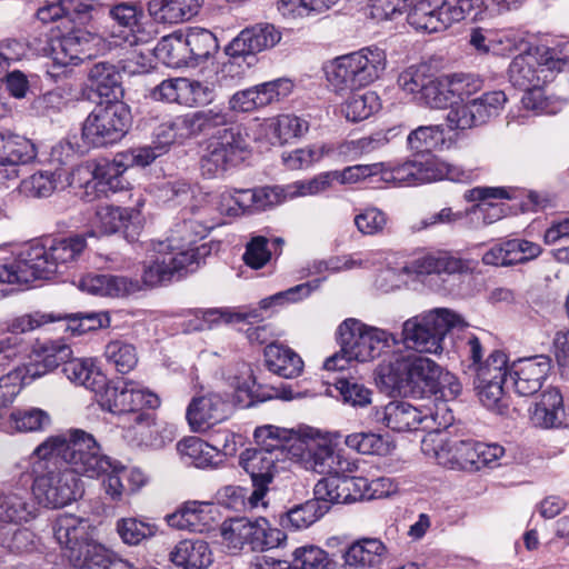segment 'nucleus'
<instances>
[{
	"instance_id": "obj_36",
	"label": "nucleus",
	"mask_w": 569,
	"mask_h": 569,
	"mask_svg": "<svg viewBox=\"0 0 569 569\" xmlns=\"http://www.w3.org/2000/svg\"><path fill=\"white\" fill-rule=\"evenodd\" d=\"M130 213L128 209L114 206H99L96 210L94 226L104 234H112L122 232L123 237L132 242L136 240L134 232L130 229H137V227L130 220Z\"/></svg>"
},
{
	"instance_id": "obj_32",
	"label": "nucleus",
	"mask_w": 569,
	"mask_h": 569,
	"mask_svg": "<svg viewBox=\"0 0 569 569\" xmlns=\"http://www.w3.org/2000/svg\"><path fill=\"white\" fill-rule=\"evenodd\" d=\"M170 560L183 569H206L212 561L208 542L201 539H186L178 542L170 552Z\"/></svg>"
},
{
	"instance_id": "obj_51",
	"label": "nucleus",
	"mask_w": 569,
	"mask_h": 569,
	"mask_svg": "<svg viewBox=\"0 0 569 569\" xmlns=\"http://www.w3.org/2000/svg\"><path fill=\"white\" fill-rule=\"evenodd\" d=\"M342 477L329 476L320 479L313 488V500L326 506L328 511L335 503H347Z\"/></svg>"
},
{
	"instance_id": "obj_12",
	"label": "nucleus",
	"mask_w": 569,
	"mask_h": 569,
	"mask_svg": "<svg viewBox=\"0 0 569 569\" xmlns=\"http://www.w3.org/2000/svg\"><path fill=\"white\" fill-rule=\"evenodd\" d=\"M221 537L228 552L237 555L244 547H249L251 551L277 548L286 535L277 528H271L266 518L259 517L256 520L234 518L223 521Z\"/></svg>"
},
{
	"instance_id": "obj_11",
	"label": "nucleus",
	"mask_w": 569,
	"mask_h": 569,
	"mask_svg": "<svg viewBox=\"0 0 569 569\" xmlns=\"http://www.w3.org/2000/svg\"><path fill=\"white\" fill-rule=\"evenodd\" d=\"M131 123L130 109L120 101L98 104L86 118L81 137L86 144L94 148L119 142Z\"/></svg>"
},
{
	"instance_id": "obj_55",
	"label": "nucleus",
	"mask_w": 569,
	"mask_h": 569,
	"mask_svg": "<svg viewBox=\"0 0 569 569\" xmlns=\"http://www.w3.org/2000/svg\"><path fill=\"white\" fill-rule=\"evenodd\" d=\"M507 102L503 91L486 92L482 96L471 99L470 103L478 126L486 123L491 117H496Z\"/></svg>"
},
{
	"instance_id": "obj_37",
	"label": "nucleus",
	"mask_w": 569,
	"mask_h": 569,
	"mask_svg": "<svg viewBox=\"0 0 569 569\" xmlns=\"http://www.w3.org/2000/svg\"><path fill=\"white\" fill-rule=\"evenodd\" d=\"M36 157V147L29 139L0 131V166L26 164Z\"/></svg>"
},
{
	"instance_id": "obj_3",
	"label": "nucleus",
	"mask_w": 569,
	"mask_h": 569,
	"mask_svg": "<svg viewBox=\"0 0 569 569\" xmlns=\"http://www.w3.org/2000/svg\"><path fill=\"white\" fill-rule=\"evenodd\" d=\"M87 248L84 234L47 240L30 246L18 257L4 258L10 283H29L37 279H50L74 263Z\"/></svg>"
},
{
	"instance_id": "obj_42",
	"label": "nucleus",
	"mask_w": 569,
	"mask_h": 569,
	"mask_svg": "<svg viewBox=\"0 0 569 569\" xmlns=\"http://www.w3.org/2000/svg\"><path fill=\"white\" fill-rule=\"evenodd\" d=\"M154 57L171 68L191 66L186 34L173 32L163 37L154 47Z\"/></svg>"
},
{
	"instance_id": "obj_1",
	"label": "nucleus",
	"mask_w": 569,
	"mask_h": 569,
	"mask_svg": "<svg viewBox=\"0 0 569 569\" xmlns=\"http://www.w3.org/2000/svg\"><path fill=\"white\" fill-rule=\"evenodd\" d=\"M387 67L385 50L366 47L333 59L327 67V79L337 93L351 92L342 104V113L351 122L368 119L381 108L377 92L359 91L378 80Z\"/></svg>"
},
{
	"instance_id": "obj_46",
	"label": "nucleus",
	"mask_w": 569,
	"mask_h": 569,
	"mask_svg": "<svg viewBox=\"0 0 569 569\" xmlns=\"http://www.w3.org/2000/svg\"><path fill=\"white\" fill-rule=\"evenodd\" d=\"M418 103L431 109H445L453 103L448 76L435 77L431 74L421 96H418Z\"/></svg>"
},
{
	"instance_id": "obj_44",
	"label": "nucleus",
	"mask_w": 569,
	"mask_h": 569,
	"mask_svg": "<svg viewBox=\"0 0 569 569\" xmlns=\"http://www.w3.org/2000/svg\"><path fill=\"white\" fill-rule=\"evenodd\" d=\"M114 528L120 540L127 546H139L158 532V526L154 522L136 517L118 519Z\"/></svg>"
},
{
	"instance_id": "obj_31",
	"label": "nucleus",
	"mask_w": 569,
	"mask_h": 569,
	"mask_svg": "<svg viewBox=\"0 0 569 569\" xmlns=\"http://www.w3.org/2000/svg\"><path fill=\"white\" fill-rule=\"evenodd\" d=\"M387 553L378 539L363 538L353 542L343 553L345 569H379Z\"/></svg>"
},
{
	"instance_id": "obj_63",
	"label": "nucleus",
	"mask_w": 569,
	"mask_h": 569,
	"mask_svg": "<svg viewBox=\"0 0 569 569\" xmlns=\"http://www.w3.org/2000/svg\"><path fill=\"white\" fill-rule=\"evenodd\" d=\"M57 181L52 172H37L22 180L20 184L21 192L31 198L49 197L56 189Z\"/></svg>"
},
{
	"instance_id": "obj_26",
	"label": "nucleus",
	"mask_w": 569,
	"mask_h": 569,
	"mask_svg": "<svg viewBox=\"0 0 569 569\" xmlns=\"http://www.w3.org/2000/svg\"><path fill=\"white\" fill-rule=\"evenodd\" d=\"M94 40L82 30H73L52 40L51 54L53 66L68 67L78 64L91 57L90 43Z\"/></svg>"
},
{
	"instance_id": "obj_52",
	"label": "nucleus",
	"mask_w": 569,
	"mask_h": 569,
	"mask_svg": "<svg viewBox=\"0 0 569 569\" xmlns=\"http://www.w3.org/2000/svg\"><path fill=\"white\" fill-rule=\"evenodd\" d=\"M293 569H333L328 552L316 546H303L293 551Z\"/></svg>"
},
{
	"instance_id": "obj_9",
	"label": "nucleus",
	"mask_w": 569,
	"mask_h": 569,
	"mask_svg": "<svg viewBox=\"0 0 569 569\" xmlns=\"http://www.w3.org/2000/svg\"><path fill=\"white\" fill-rule=\"evenodd\" d=\"M32 471L33 495L44 507L62 508L81 493L80 479L68 468L57 467L53 458H39Z\"/></svg>"
},
{
	"instance_id": "obj_50",
	"label": "nucleus",
	"mask_w": 569,
	"mask_h": 569,
	"mask_svg": "<svg viewBox=\"0 0 569 569\" xmlns=\"http://www.w3.org/2000/svg\"><path fill=\"white\" fill-rule=\"evenodd\" d=\"M348 448L361 455L385 456L390 452V443L382 436L373 432H356L346 437Z\"/></svg>"
},
{
	"instance_id": "obj_54",
	"label": "nucleus",
	"mask_w": 569,
	"mask_h": 569,
	"mask_svg": "<svg viewBox=\"0 0 569 569\" xmlns=\"http://www.w3.org/2000/svg\"><path fill=\"white\" fill-rule=\"evenodd\" d=\"M345 403L363 408L371 403L372 391L353 378L341 377L335 383Z\"/></svg>"
},
{
	"instance_id": "obj_5",
	"label": "nucleus",
	"mask_w": 569,
	"mask_h": 569,
	"mask_svg": "<svg viewBox=\"0 0 569 569\" xmlns=\"http://www.w3.org/2000/svg\"><path fill=\"white\" fill-rule=\"evenodd\" d=\"M253 437L259 447L248 448L239 457V465L251 481L270 483L276 473L298 463V456H293L298 436L292 430L267 425L258 427Z\"/></svg>"
},
{
	"instance_id": "obj_6",
	"label": "nucleus",
	"mask_w": 569,
	"mask_h": 569,
	"mask_svg": "<svg viewBox=\"0 0 569 569\" xmlns=\"http://www.w3.org/2000/svg\"><path fill=\"white\" fill-rule=\"evenodd\" d=\"M38 458H60L76 477L98 478L110 468V457L101 452L94 437L82 429L50 436L34 449Z\"/></svg>"
},
{
	"instance_id": "obj_53",
	"label": "nucleus",
	"mask_w": 569,
	"mask_h": 569,
	"mask_svg": "<svg viewBox=\"0 0 569 569\" xmlns=\"http://www.w3.org/2000/svg\"><path fill=\"white\" fill-rule=\"evenodd\" d=\"M328 512V508L310 499L290 509L286 515L287 522L296 530L308 528Z\"/></svg>"
},
{
	"instance_id": "obj_34",
	"label": "nucleus",
	"mask_w": 569,
	"mask_h": 569,
	"mask_svg": "<svg viewBox=\"0 0 569 569\" xmlns=\"http://www.w3.org/2000/svg\"><path fill=\"white\" fill-rule=\"evenodd\" d=\"M264 361L268 369L286 379H292L302 372L303 361L292 349L270 342L264 349Z\"/></svg>"
},
{
	"instance_id": "obj_62",
	"label": "nucleus",
	"mask_w": 569,
	"mask_h": 569,
	"mask_svg": "<svg viewBox=\"0 0 569 569\" xmlns=\"http://www.w3.org/2000/svg\"><path fill=\"white\" fill-rule=\"evenodd\" d=\"M506 381L482 382L473 380L475 389L481 403L490 410L502 412L506 407L503 385Z\"/></svg>"
},
{
	"instance_id": "obj_22",
	"label": "nucleus",
	"mask_w": 569,
	"mask_h": 569,
	"mask_svg": "<svg viewBox=\"0 0 569 569\" xmlns=\"http://www.w3.org/2000/svg\"><path fill=\"white\" fill-rule=\"evenodd\" d=\"M550 358L545 355L519 359L510 369L516 392L522 397H529L539 391L550 371Z\"/></svg>"
},
{
	"instance_id": "obj_64",
	"label": "nucleus",
	"mask_w": 569,
	"mask_h": 569,
	"mask_svg": "<svg viewBox=\"0 0 569 569\" xmlns=\"http://www.w3.org/2000/svg\"><path fill=\"white\" fill-rule=\"evenodd\" d=\"M441 141L442 129L440 126H421L407 137L409 148L416 151H429Z\"/></svg>"
},
{
	"instance_id": "obj_13",
	"label": "nucleus",
	"mask_w": 569,
	"mask_h": 569,
	"mask_svg": "<svg viewBox=\"0 0 569 569\" xmlns=\"http://www.w3.org/2000/svg\"><path fill=\"white\" fill-rule=\"evenodd\" d=\"M98 395L103 410L114 415L133 413L137 423L146 420V415L140 412L141 409L157 408L160 405L157 395L144 390L139 382L126 378L110 381L106 379V386Z\"/></svg>"
},
{
	"instance_id": "obj_61",
	"label": "nucleus",
	"mask_w": 569,
	"mask_h": 569,
	"mask_svg": "<svg viewBox=\"0 0 569 569\" xmlns=\"http://www.w3.org/2000/svg\"><path fill=\"white\" fill-rule=\"evenodd\" d=\"M430 77L431 73H429L427 66H412L399 74L398 84L402 91L412 94L413 99L418 102V96H421Z\"/></svg>"
},
{
	"instance_id": "obj_27",
	"label": "nucleus",
	"mask_w": 569,
	"mask_h": 569,
	"mask_svg": "<svg viewBox=\"0 0 569 569\" xmlns=\"http://www.w3.org/2000/svg\"><path fill=\"white\" fill-rule=\"evenodd\" d=\"M70 565L74 569H131V563L92 538L81 550L72 551Z\"/></svg>"
},
{
	"instance_id": "obj_28",
	"label": "nucleus",
	"mask_w": 569,
	"mask_h": 569,
	"mask_svg": "<svg viewBox=\"0 0 569 569\" xmlns=\"http://www.w3.org/2000/svg\"><path fill=\"white\" fill-rule=\"evenodd\" d=\"M184 116L186 120L182 124L189 131L190 137L211 136L213 138L219 134V131L236 126L232 116L223 106H213Z\"/></svg>"
},
{
	"instance_id": "obj_48",
	"label": "nucleus",
	"mask_w": 569,
	"mask_h": 569,
	"mask_svg": "<svg viewBox=\"0 0 569 569\" xmlns=\"http://www.w3.org/2000/svg\"><path fill=\"white\" fill-rule=\"evenodd\" d=\"M104 357L120 373H128L138 363L136 347L122 339L109 341L104 348Z\"/></svg>"
},
{
	"instance_id": "obj_16",
	"label": "nucleus",
	"mask_w": 569,
	"mask_h": 569,
	"mask_svg": "<svg viewBox=\"0 0 569 569\" xmlns=\"http://www.w3.org/2000/svg\"><path fill=\"white\" fill-rule=\"evenodd\" d=\"M247 147L239 126H231L210 139L204 154L200 160V169L206 178L222 174L234 158Z\"/></svg>"
},
{
	"instance_id": "obj_24",
	"label": "nucleus",
	"mask_w": 569,
	"mask_h": 569,
	"mask_svg": "<svg viewBox=\"0 0 569 569\" xmlns=\"http://www.w3.org/2000/svg\"><path fill=\"white\" fill-rule=\"evenodd\" d=\"M228 403L218 393L197 397L187 408L186 418L192 431L202 432L227 418Z\"/></svg>"
},
{
	"instance_id": "obj_35",
	"label": "nucleus",
	"mask_w": 569,
	"mask_h": 569,
	"mask_svg": "<svg viewBox=\"0 0 569 569\" xmlns=\"http://www.w3.org/2000/svg\"><path fill=\"white\" fill-rule=\"evenodd\" d=\"M202 0H150L148 10L158 22L178 23L198 13Z\"/></svg>"
},
{
	"instance_id": "obj_15",
	"label": "nucleus",
	"mask_w": 569,
	"mask_h": 569,
	"mask_svg": "<svg viewBox=\"0 0 569 569\" xmlns=\"http://www.w3.org/2000/svg\"><path fill=\"white\" fill-rule=\"evenodd\" d=\"M293 453L298 456V465L306 470L320 475L341 477L352 472L356 463L342 450H336L330 445H321L313 439L296 438Z\"/></svg>"
},
{
	"instance_id": "obj_8",
	"label": "nucleus",
	"mask_w": 569,
	"mask_h": 569,
	"mask_svg": "<svg viewBox=\"0 0 569 569\" xmlns=\"http://www.w3.org/2000/svg\"><path fill=\"white\" fill-rule=\"evenodd\" d=\"M459 326H463L459 315L449 309H435L406 320L401 342L409 350L438 355L443 350L446 335Z\"/></svg>"
},
{
	"instance_id": "obj_29",
	"label": "nucleus",
	"mask_w": 569,
	"mask_h": 569,
	"mask_svg": "<svg viewBox=\"0 0 569 569\" xmlns=\"http://www.w3.org/2000/svg\"><path fill=\"white\" fill-rule=\"evenodd\" d=\"M437 462L448 469L477 471V441L448 440L435 450Z\"/></svg>"
},
{
	"instance_id": "obj_20",
	"label": "nucleus",
	"mask_w": 569,
	"mask_h": 569,
	"mask_svg": "<svg viewBox=\"0 0 569 569\" xmlns=\"http://www.w3.org/2000/svg\"><path fill=\"white\" fill-rule=\"evenodd\" d=\"M72 351L66 345L58 346L59 362L63 375L74 385L83 386L94 392H101L106 386V376L91 358L70 359Z\"/></svg>"
},
{
	"instance_id": "obj_57",
	"label": "nucleus",
	"mask_w": 569,
	"mask_h": 569,
	"mask_svg": "<svg viewBox=\"0 0 569 569\" xmlns=\"http://www.w3.org/2000/svg\"><path fill=\"white\" fill-rule=\"evenodd\" d=\"M106 478L102 481V487L106 496L112 501L122 500L123 496L128 493L126 480V466L120 461L110 458V468L101 472Z\"/></svg>"
},
{
	"instance_id": "obj_39",
	"label": "nucleus",
	"mask_w": 569,
	"mask_h": 569,
	"mask_svg": "<svg viewBox=\"0 0 569 569\" xmlns=\"http://www.w3.org/2000/svg\"><path fill=\"white\" fill-rule=\"evenodd\" d=\"M177 450L184 463L197 468H214L220 463L219 455L211 443L197 437H189L179 441Z\"/></svg>"
},
{
	"instance_id": "obj_43",
	"label": "nucleus",
	"mask_w": 569,
	"mask_h": 569,
	"mask_svg": "<svg viewBox=\"0 0 569 569\" xmlns=\"http://www.w3.org/2000/svg\"><path fill=\"white\" fill-rule=\"evenodd\" d=\"M126 163L116 158L112 162L98 166L93 171V179L87 183V189L92 188L100 193L117 192L126 188L122 174Z\"/></svg>"
},
{
	"instance_id": "obj_14",
	"label": "nucleus",
	"mask_w": 569,
	"mask_h": 569,
	"mask_svg": "<svg viewBox=\"0 0 569 569\" xmlns=\"http://www.w3.org/2000/svg\"><path fill=\"white\" fill-rule=\"evenodd\" d=\"M568 62L567 56H560L557 48L546 46L525 49L511 61L508 77L511 84L519 89H528L545 83L546 71L561 70Z\"/></svg>"
},
{
	"instance_id": "obj_30",
	"label": "nucleus",
	"mask_w": 569,
	"mask_h": 569,
	"mask_svg": "<svg viewBox=\"0 0 569 569\" xmlns=\"http://www.w3.org/2000/svg\"><path fill=\"white\" fill-rule=\"evenodd\" d=\"M531 421L536 427L542 429L569 427V408H563V399L556 388L545 390L540 400L535 405L531 413Z\"/></svg>"
},
{
	"instance_id": "obj_10",
	"label": "nucleus",
	"mask_w": 569,
	"mask_h": 569,
	"mask_svg": "<svg viewBox=\"0 0 569 569\" xmlns=\"http://www.w3.org/2000/svg\"><path fill=\"white\" fill-rule=\"evenodd\" d=\"M378 174L383 182L395 186H418L442 179L469 182L472 179L471 170H465L435 157H428L423 161H407L395 167L381 163Z\"/></svg>"
},
{
	"instance_id": "obj_17",
	"label": "nucleus",
	"mask_w": 569,
	"mask_h": 569,
	"mask_svg": "<svg viewBox=\"0 0 569 569\" xmlns=\"http://www.w3.org/2000/svg\"><path fill=\"white\" fill-rule=\"evenodd\" d=\"M319 280L313 282H305L289 288L288 290L280 291L273 296L264 298L259 303V309H253L249 312L236 311L230 308H212L203 311V319L209 323L224 322L233 323L248 321L252 323L261 319L260 310H268L272 306H281L287 302H297L308 297L315 289L319 287Z\"/></svg>"
},
{
	"instance_id": "obj_60",
	"label": "nucleus",
	"mask_w": 569,
	"mask_h": 569,
	"mask_svg": "<svg viewBox=\"0 0 569 569\" xmlns=\"http://www.w3.org/2000/svg\"><path fill=\"white\" fill-rule=\"evenodd\" d=\"M397 134V128H392L386 132L379 131L368 137L351 140L345 143L343 152H349L352 153L353 156L367 154L382 148Z\"/></svg>"
},
{
	"instance_id": "obj_45",
	"label": "nucleus",
	"mask_w": 569,
	"mask_h": 569,
	"mask_svg": "<svg viewBox=\"0 0 569 569\" xmlns=\"http://www.w3.org/2000/svg\"><path fill=\"white\" fill-rule=\"evenodd\" d=\"M184 34L191 66L199 64L200 62L217 53L219 43L216 36L211 31L203 28L193 27L189 28Z\"/></svg>"
},
{
	"instance_id": "obj_4",
	"label": "nucleus",
	"mask_w": 569,
	"mask_h": 569,
	"mask_svg": "<svg viewBox=\"0 0 569 569\" xmlns=\"http://www.w3.org/2000/svg\"><path fill=\"white\" fill-rule=\"evenodd\" d=\"M439 375L440 366L430 358L399 352H391L376 368V381L382 390L415 399L430 398Z\"/></svg>"
},
{
	"instance_id": "obj_33",
	"label": "nucleus",
	"mask_w": 569,
	"mask_h": 569,
	"mask_svg": "<svg viewBox=\"0 0 569 569\" xmlns=\"http://www.w3.org/2000/svg\"><path fill=\"white\" fill-rule=\"evenodd\" d=\"M83 287L91 293L120 298L140 290L138 280L110 273L89 276L83 280Z\"/></svg>"
},
{
	"instance_id": "obj_56",
	"label": "nucleus",
	"mask_w": 569,
	"mask_h": 569,
	"mask_svg": "<svg viewBox=\"0 0 569 569\" xmlns=\"http://www.w3.org/2000/svg\"><path fill=\"white\" fill-rule=\"evenodd\" d=\"M508 358L505 352L493 351L483 363L475 369V380L482 382L506 381L508 375Z\"/></svg>"
},
{
	"instance_id": "obj_2",
	"label": "nucleus",
	"mask_w": 569,
	"mask_h": 569,
	"mask_svg": "<svg viewBox=\"0 0 569 569\" xmlns=\"http://www.w3.org/2000/svg\"><path fill=\"white\" fill-rule=\"evenodd\" d=\"M208 233L206 222L193 218H182L174 224L171 234L152 243L153 260L144 268L142 280L149 287L170 282L182 272L196 270L200 259L209 253L206 244L196 246L199 239Z\"/></svg>"
},
{
	"instance_id": "obj_23",
	"label": "nucleus",
	"mask_w": 569,
	"mask_h": 569,
	"mask_svg": "<svg viewBox=\"0 0 569 569\" xmlns=\"http://www.w3.org/2000/svg\"><path fill=\"white\" fill-rule=\"evenodd\" d=\"M281 33L273 24L259 23L243 29L227 47L226 53L231 59L253 56L257 52L274 47Z\"/></svg>"
},
{
	"instance_id": "obj_21",
	"label": "nucleus",
	"mask_w": 569,
	"mask_h": 569,
	"mask_svg": "<svg viewBox=\"0 0 569 569\" xmlns=\"http://www.w3.org/2000/svg\"><path fill=\"white\" fill-rule=\"evenodd\" d=\"M509 198L508 191L499 187H477L467 190L465 199L469 202L479 201L467 210L466 214L476 227L489 226L506 214V209L502 203L491 202V199H506Z\"/></svg>"
},
{
	"instance_id": "obj_7",
	"label": "nucleus",
	"mask_w": 569,
	"mask_h": 569,
	"mask_svg": "<svg viewBox=\"0 0 569 569\" xmlns=\"http://www.w3.org/2000/svg\"><path fill=\"white\" fill-rule=\"evenodd\" d=\"M338 339L341 349L325 361L327 371H343L352 361L367 362L382 355L388 358L396 342L389 332L352 318L338 327Z\"/></svg>"
},
{
	"instance_id": "obj_18",
	"label": "nucleus",
	"mask_w": 569,
	"mask_h": 569,
	"mask_svg": "<svg viewBox=\"0 0 569 569\" xmlns=\"http://www.w3.org/2000/svg\"><path fill=\"white\" fill-rule=\"evenodd\" d=\"M53 537L68 561L72 551H79L93 538L94 527L87 518L72 513L60 515L53 526Z\"/></svg>"
},
{
	"instance_id": "obj_25",
	"label": "nucleus",
	"mask_w": 569,
	"mask_h": 569,
	"mask_svg": "<svg viewBox=\"0 0 569 569\" xmlns=\"http://www.w3.org/2000/svg\"><path fill=\"white\" fill-rule=\"evenodd\" d=\"M435 419L431 409H419L405 401H391L383 410V422L398 432L416 430L420 425L429 429L431 428L429 422Z\"/></svg>"
},
{
	"instance_id": "obj_19",
	"label": "nucleus",
	"mask_w": 569,
	"mask_h": 569,
	"mask_svg": "<svg viewBox=\"0 0 569 569\" xmlns=\"http://www.w3.org/2000/svg\"><path fill=\"white\" fill-rule=\"evenodd\" d=\"M292 83L287 79H277L236 92L229 100V107L237 112H250L278 101L290 93Z\"/></svg>"
},
{
	"instance_id": "obj_40",
	"label": "nucleus",
	"mask_w": 569,
	"mask_h": 569,
	"mask_svg": "<svg viewBox=\"0 0 569 569\" xmlns=\"http://www.w3.org/2000/svg\"><path fill=\"white\" fill-rule=\"evenodd\" d=\"M209 502L187 501L174 512L166 516L168 526L178 530L202 531L207 523Z\"/></svg>"
},
{
	"instance_id": "obj_41",
	"label": "nucleus",
	"mask_w": 569,
	"mask_h": 569,
	"mask_svg": "<svg viewBox=\"0 0 569 569\" xmlns=\"http://www.w3.org/2000/svg\"><path fill=\"white\" fill-rule=\"evenodd\" d=\"M88 80L99 96L118 99L122 96L121 74L116 66L101 61L88 70Z\"/></svg>"
},
{
	"instance_id": "obj_49",
	"label": "nucleus",
	"mask_w": 569,
	"mask_h": 569,
	"mask_svg": "<svg viewBox=\"0 0 569 569\" xmlns=\"http://www.w3.org/2000/svg\"><path fill=\"white\" fill-rule=\"evenodd\" d=\"M61 320L67 321V330L72 335H83L110 326V316L106 311L60 313Z\"/></svg>"
},
{
	"instance_id": "obj_38",
	"label": "nucleus",
	"mask_w": 569,
	"mask_h": 569,
	"mask_svg": "<svg viewBox=\"0 0 569 569\" xmlns=\"http://www.w3.org/2000/svg\"><path fill=\"white\" fill-rule=\"evenodd\" d=\"M37 507L23 492L4 491L0 489V521L27 522L37 516Z\"/></svg>"
},
{
	"instance_id": "obj_47",
	"label": "nucleus",
	"mask_w": 569,
	"mask_h": 569,
	"mask_svg": "<svg viewBox=\"0 0 569 569\" xmlns=\"http://www.w3.org/2000/svg\"><path fill=\"white\" fill-rule=\"evenodd\" d=\"M416 271L420 274L430 273H459L466 269V263L447 252H439L437 254H427L416 260Z\"/></svg>"
},
{
	"instance_id": "obj_59",
	"label": "nucleus",
	"mask_w": 569,
	"mask_h": 569,
	"mask_svg": "<svg viewBox=\"0 0 569 569\" xmlns=\"http://www.w3.org/2000/svg\"><path fill=\"white\" fill-rule=\"evenodd\" d=\"M272 133L280 142L302 136L308 131V122L295 114H281L269 124Z\"/></svg>"
},
{
	"instance_id": "obj_58",
	"label": "nucleus",
	"mask_w": 569,
	"mask_h": 569,
	"mask_svg": "<svg viewBox=\"0 0 569 569\" xmlns=\"http://www.w3.org/2000/svg\"><path fill=\"white\" fill-rule=\"evenodd\" d=\"M14 427L19 431H41L51 426L49 413L39 408L17 410L11 415Z\"/></svg>"
}]
</instances>
